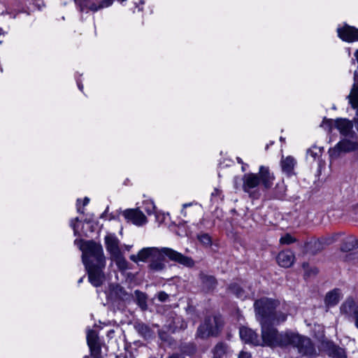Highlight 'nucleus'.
<instances>
[{
    "instance_id": "1",
    "label": "nucleus",
    "mask_w": 358,
    "mask_h": 358,
    "mask_svg": "<svg viewBox=\"0 0 358 358\" xmlns=\"http://www.w3.org/2000/svg\"><path fill=\"white\" fill-rule=\"evenodd\" d=\"M80 249L83 252L82 259L88 273L89 280L94 287H99L105 280L103 269L106 258L101 244L94 241L82 242Z\"/></svg>"
},
{
    "instance_id": "2",
    "label": "nucleus",
    "mask_w": 358,
    "mask_h": 358,
    "mask_svg": "<svg viewBox=\"0 0 358 358\" xmlns=\"http://www.w3.org/2000/svg\"><path fill=\"white\" fill-rule=\"evenodd\" d=\"M276 300L262 298L255 301L254 308L257 320L260 324H279L287 320V315L280 308Z\"/></svg>"
},
{
    "instance_id": "3",
    "label": "nucleus",
    "mask_w": 358,
    "mask_h": 358,
    "mask_svg": "<svg viewBox=\"0 0 358 358\" xmlns=\"http://www.w3.org/2000/svg\"><path fill=\"white\" fill-rule=\"evenodd\" d=\"M161 254L166 255L171 261L177 262L187 267L194 266V260L189 257L183 255L169 248H162L161 250L157 248H144L141 250L136 255H131L130 259L137 263L138 261L145 262L149 258L158 257Z\"/></svg>"
},
{
    "instance_id": "4",
    "label": "nucleus",
    "mask_w": 358,
    "mask_h": 358,
    "mask_svg": "<svg viewBox=\"0 0 358 358\" xmlns=\"http://www.w3.org/2000/svg\"><path fill=\"white\" fill-rule=\"evenodd\" d=\"M274 176L268 167L261 166L257 173H245L242 178L243 190L250 196H255L258 187L262 185L264 189H270L273 183Z\"/></svg>"
},
{
    "instance_id": "5",
    "label": "nucleus",
    "mask_w": 358,
    "mask_h": 358,
    "mask_svg": "<svg viewBox=\"0 0 358 358\" xmlns=\"http://www.w3.org/2000/svg\"><path fill=\"white\" fill-rule=\"evenodd\" d=\"M262 326V345L270 347H286L288 345V338L290 332L279 333L276 329L270 324H260Z\"/></svg>"
},
{
    "instance_id": "6",
    "label": "nucleus",
    "mask_w": 358,
    "mask_h": 358,
    "mask_svg": "<svg viewBox=\"0 0 358 358\" xmlns=\"http://www.w3.org/2000/svg\"><path fill=\"white\" fill-rule=\"evenodd\" d=\"M289 345L296 348L302 356L313 357L317 355L315 347L308 337L290 332L288 338V345Z\"/></svg>"
},
{
    "instance_id": "7",
    "label": "nucleus",
    "mask_w": 358,
    "mask_h": 358,
    "mask_svg": "<svg viewBox=\"0 0 358 358\" xmlns=\"http://www.w3.org/2000/svg\"><path fill=\"white\" fill-rule=\"evenodd\" d=\"M358 150V136L356 134L344 137L335 146L329 150L331 159H336L341 153L355 152Z\"/></svg>"
},
{
    "instance_id": "8",
    "label": "nucleus",
    "mask_w": 358,
    "mask_h": 358,
    "mask_svg": "<svg viewBox=\"0 0 358 358\" xmlns=\"http://www.w3.org/2000/svg\"><path fill=\"white\" fill-rule=\"evenodd\" d=\"M222 326V320L220 316L208 317L199 327L197 336L202 338L215 336L217 334Z\"/></svg>"
},
{
    "instance_id": "9",
    "label": "nucleus",
    "mask_w": 358,
    "mask_h": 358,
    "mask_svg": "<svg viewBox=\"0 0 358 358\" xmlns=\"http://www.w3.org/2000/svg\"><path fill=\"white\" fill-rule=\"evenodd\" d=\"M340 310L341 315L353 322L358 329V302L353 298L349 297L341 304Z\"/></svg>"
},
{
    "instance_id": "10",
    "label": "nucleus",
    "mask_w": 358,
    "mask_h": 358,
    "mask_svg": "<svg viewBox=\"0 0 358 358\" xmlns=\"http://www.w3.org/2000/svg\"><path fill=\"white\" fill-rule=\"evenodd\" d=\"M122 215L126 220L136 226H142L148 222L147 217L138 208L127 209L123 211Z\"/></svg>"
},
{
    "instance_id": "11",
    "label": "nucleus",
    "mask_w": 358,
    "mask_h": 358,
    "mask_svg": "<svg viewBox=\"0 0 358 358\" xmlns=\"http://www.w3.org/2000/svg\"><path fill=\"white\" fill-rule=\"evenodd\" d=\"M106 249L110 258L122 253L120 245V241L113 234H109L104 238Z\"/></svg>"
},
{
    "instance_id": "12",
    "label": "nucleus",
    "mask_w": 358,
    "mask_h": 358,
    "mask_svg": "<svg viewBox=\"0 0 358 358\" xmlns=\"http://www.w3.org/2000/svg\"><path fill=\"white\" fill-rule=\"evenodd\" d=\"M334 127L338 129L343 137L356 134L353 130L352 122L346 118H337L334 120Z\"/></svg>"
},
{
    "instance_id": "13",
    "label": "nucleus",
    "mask_w": 358,
    "mask_h": 358,
    "mask_svg": "<svg viewBox=\"0 0 358 358\" xmlns=\"http://www.w3.org/2000/svg\"><path fill=\"white\" fill-rule=\"evenodd\" d=\"M338 37L346 42L358 41V29L345 24L343 27L337 29Z\"/></svg>"
},
{
    "instance_id": "14",
    "label": "nucleus",
    "mask_w": 358,
    "mask_h": 358,
    "mask_svg": "<svg viewBox=\"0 0 358 358\" xmlns=\"http://www.w3.org/2000/svg\"><path fill=\"white\" fill-rule=\"evenodd\" d=\"M229 289L232 294L241 299H245L254 295V292L250 287H247L245 284L234 283L229 286Z\"/></svg>"
},
{
    "instance_id": "15",
    "label": "nucleus",
    "mask_w": 358,
    "mask_h": 358,
    "mask_svg": "<svg viewBox=\"0 0 358 358\" xmlns=\"http://www.w3.org/2000/svg\"><path fill=\"white\" fill-rule=\"evenodd\" d=\"M241 338L247 343H251L255 345L261 344V339L252 329L247 327H241L239 331Z\"/></svg>"
},
{
    "instance_id": "16",
    "label": "nucleus",
    "mask_w": 358,
    "mask_h": 358,
    "mask_svg": "<svg viewBox=\"0 0 358 358\" xmlns=\"http://www.w3.org/2000/svg\"><path fill=\"white\" fill-rule=\"evenodd\" d=\"M277 261L282 267H290L294 262V255L289 250L280 252L277 257Z\"/></svg>"
},
{
    "instance_id": "17",
    "label": "nucleus",
    "mask_w": 358,
    "mask_h": 358,
    "mask_svg": "<svg viewBox=\"0 0 358 358\" xmlns=\"http://www.w3.org/2000/svg\"><path fill=\"white\" fill-rule=\"evenodd\" d=\"M280 164L283 173L287 176L294 174V169L296 165V161L293 157H282L281 159Z\"/></svg>"
},
{
    "instance_id": "18",
    "label": "nucleus",
    "mask_w": 358,
    "mask_h": 358,
    "mask_svg": "<svg viewBox=\"0 0 358 358\" xmlns=\"http://www.w3.org/2000/svg\"><path fill=\"white\" fill-rule=\"evenodd\" d=\"M75 2L79 7L80 11L90 10L92 12H97L101 9L99 3H96L92 0H75Z\"/></svg>"
},
{
    "instance_id": "19",
    "label": "nucleus",
    "mask_w": 358,
    "mask_h": 358,
    "mask_svg": "<svg viewBox=\"0 0 358 358\" xmlns=\"http://www.w3.org/2000/svg\"><path fill=\"white\" fill-rule=\"evenodd\" d=\"M343 294L341 291L339 289H334L330 292H329L325 296V304L327 306H336L341 299L342 298Z\"/></svg>"
},
{
    "instance_id": "20",
    "label": "nucleus",
    "mask_w": 358,
    "mask_h": 358,
    "mask_svg": "<svg viewBox=\"0 0 358 358\" xmlns=\"http://www.w3.org/2000/svg\"><path fill=\"white\" fill-rule=\"evenodd\" d=\"M351 106L356 110V118L355 122L358 120V83H355L350 94L347 96Z\"/></svg>"
},
{
    "instance_id": "21",
    "label": "nucleus",
    "mask_w": 358,
    "mask_h": 358,
    "mask_svg": "<svg viewBox=\"0 0 358 358\" xmlns=\"http://www.w3.org/2000/svg\"><path fill=\"white\" fill-rule=\"evenodd\" d=\"M213 357L227 358L230 355L231 351L226 344L219 343L213 349Z\"/></svg>"
},
{
    "instance_id": "22",
    "label": "nucleus",
    "mask_w": 358,
    "mask_h": 358,
    "mask_svg": "<svg viewBox=\"0 0 358 358\" xmlns=\"http://www.w3.org/2000/svg\"><path fill=\"white\" fill-rule=\"evenodd\" d=\"M355 249H358V239L353 236L346 237L343 241L341 250L348 252Z\"/></svg>"
},
{
    "instance_id": "23",
    "label": "nucleus",
    "mask_w": 358,
    "mask_h": 358,
    "mask_svg": "<svg viewBox=\"0 0 358 358\" xmlns=\"http://www.w3.org/2000/svg\"><path fill=\"white\" fill-rule=\"evenodd\" d=\"M322 152L323 148L313 145L307 150V158L320 162Z\"/></svg>"
},
{
    "instance_id": "24",
    "label": "nucleus",
    "mask_w": 358,
    "mask_h": 358,
    "mask_svg": "<svg viewBox=\"0 0 358 358\" xmlns=\"http://www.w3.org/2000/svg\"><path fill=\"white\" fill-rule=\"evenodd\" d=\"M135 329L142 336L145 338H150L152 336L150 328L143 323L136 324L135 325Z\"/></svg>"
},
{
    "instance_id": "25",
    "label": "nucleus",
    "mask_w": 358,
    "mask_h": 358,
    "mask_svg": "<svg viewBox=\"0 0 358 358\" xmlns=\"http://www.w3.org/2000/svg\"><path fill=\"white\" fill-rule=\"evenodd\" d=\"M201 279L203 287L206 289L210 290L215 287L216 280L213 276L202 274L201 275Z\"/></svg>"
},
{
    "instance_id": "26",
    "label": "nucleus",
    "mask_w": 358,
    "mask_h": 358,
    "mask_svg": "<svg viewBox=\"0 0 358 358\" xmlns=\"http://www.w3.org/2000/svg\"><path fill=\"white\" fill-rule=\"evenodd\" d=\"M112 261L115 262L117 267L121 271H125L128 268L127 262L123 256V254H119L110 258Z\"/></svg>"
},
{
    "instance_id": "27",
    "label": "nucleus",
    "mask_w": 358,
    "mask_h": 358,
    "mask_svg": "<svg viewBox=\"0 0 358 358\" xmlns=\"http://www.w3.org/2000/svg\"><path fill=\"white\" fill-rule=\"evenodd\" d=\"M338 237V234H331L325 237H322L316 241V245H325V246L331 245L336 241Z\"/></svg>"
},
{
    "instance_id": "28",
    "label": "nucleus",
    "mask_w": 358,
    "mask_h": 358,
    "mask_svg": "<svg viewBox=\"0 0 358 358\" xmlns=\"http://www.w3.org/2000/svg\"><path fill=\"white\" fill-rule=\"evenodd\" d=\"M329 355L334 358H346L344 350L334 345L329 349Z\"/></svg>"
},
{
    "instance_id": "29",
    "label": "nucleus",
    "mask_w": 358,
    "mask_h": 358,
    "mask_svg": "<svg viewBox=\"0 0 358 358\" xmlns=\"http://www.w3.org/2000/svg\"><path fill=\"white\" fill-rule=\"evenodd\" d=\"M197 238L199 241L204 246V247H210L212 245V238L207 233H201L197 235Z\"/></svg>"
},
{
    "instance_id": "30",
    "label": "nucleus",
    "mask_w": 358,
    "mask_h": 358,
    "mask_svg": "<svg viewBox=\"0 0 358 358\" xmlns=\"http://www.w3.org/2000/svg\"><path fill=\"white\" fill-rule=\"evenodd\" d=\"M286 185H285L284 182H280L277 183L275 187V193L276 196L278 199H282L286 193Z\"/></svg>"
},
{
    "instance_id": "31",
    "label": "nucleus",
    "mask_w": 358,
    "mask_h": 358,
    "mask_svg": "<svg viewBox=\"0 0 358 358\" xmlns=\"http://www.w3.org/2000/svg\"><path fill=\"white\" fill-rule=\"evenodd\" d=\"M87 342L88 346L99 344L97 334L94 330H89L87 334Z\"/></svg>"
},
{
    "instance_id": "32",
    "label": "nucleus",
    "mask_w": 358,
    "mask_h": 358,
    "mask_svg": "<svg viewBox=\"0 0 358 358\" xmlns=\"http://www.w3.org/2000/svg\"><path fill=\"white\" fill-rule=\"evenodd\" d=\"M165 267V264L162 259L152 260L150 264V268L155 271H162Z\"/></svg>"
},
{
    "instance_id": "33",
    "label": "nucleus",
    "mask_w": 358,
    "mask_h": 358,
    "mask_svg": "<svg viewBox=\"0 0 358 358\" xmlns=\"http://www.w3.org/2000/svg\"><path fill=\"white\" fill-rule=\"evenodd\" d=\"M89 348L90 349L91 355L94 358H101V350L99 343L96 344V345H90V346H89Z\"/></svg>"
},
{
    "instance_id": "34",
    "label": "nucleus",
    "mask_w": 358,
    "mask_h": 358,
    "mask_svg": "<svg viewBox=\"0 0 358 358\" xmlns=\"http://www.w3.org/2000/svg\"><path fill=\"white\" fill-rule=\"evenodd\" d=\"M144 208L148 215H151L155 211V206L152 201H146L144 202Z\"/></svg>"
},
{
    "instance_id": "35",
    "label": "nucleus",
    "mask_w": 358,
    "mask_h": 358,
    "mask_svg": "<svg viewBox=\"0 0 358 358\" xmlns=\"http://www.w3.org/2000/svg\"><path fill=\"white\" fill-rule=\"evenodd\" d=\"M135 295L137 297L138 302L141 307L146 305L145 295L138 290L135 291Z\"/></svg>"
},
{
    "instance_id": "36",
    "label": "nucleus",
    "mask_w": 358,
    "mask_h": 358,
    "mask_svg": "<svg viewBox=\"0 0 358 358\" xmlns=\"http://www.w3.org/2000/svg\"><path fill=\"white\" fill-rule=\"evenodd\" d=\"M294 239L293 237L289 234H286L285 236H282L280 239V242L282 244H290L293 243Z\"/></svg>"
},
{
    "instance_id": "37",
    "label": "nucleus",
    "mask_w": 358,
    "mask_h": 358,
    "mask_svg": "<svg viewBox=\"0 0 358 358\" xmlns=\"http://www.w3.org/2000/svg\"><path fill=\"white\" fill-rule=\"evenodd\" d=\"M114 2V0H102L99 2L101 9L110 6Z\"/></svg>"
},
{
    "instance_id": "38",
    "label": "nucleus",
    "mask_w": 358,
    "mask_h": 358,
    "mask_svg": "<svg viewBox=\"0 0 358 358\" xmlns=\"http://www.w3.org/2000/svg\"><path fill=\"white\" fill-rule=\"evenodd\" d=\"M168 294L164 292H159L158 294V299L160 301H165L167 299H168Z\"/></svg>"
},
{
    "instance_id": "39",
    "label": "nucleus",
    "mask_w": 358,
    "mask_h": 358,
    "mask_svg": "<svg viewBox=\"0 0 358 358\" xmlns=\"http://www.w3.org/2000/svg\"><path fill=\"white\" fill-rule=\"evenodd\" d=\"M251 356L248 352L242 351L240 352L238 358H250Z\"/></svg>"
},
{
    "instance_id": "40",
    "label": "nucleus",
    "mask_w": 358,
    "mask_h": 358,
    "mask_svg": "<svg viewBox=\"0 0 358 358\" xmlns=\"http://www.w3.org/2000/svg\"><path fill=\"white\" fill-rule=\"evenodd\" d=\"M191 205H192L191 203H184L182 205V209L181 210V213H182V215H183L184 217L187 216V213L185 210V208H187V206H190Z\"/></svg>"
},
{
    "instance_id": "41",
    "label": "nucleus",
    "mask_w": 358,
    "mask_h": 358,
    "mask_svg": "<svg viewBox=\"0 0 358 358\" xmlns=\"http://www.w3.org/2000/svg\"><path fill=\"white\" fill-rule=\"evenodd\" d=\"M313 246L315 248L316 251L322 250L324 247L325 245H316V241L313 243Z\"/></svg>"
},
{
    "instance_id": "42",
    "label": "nucleus",
    "mask_w": 358,
    "mask_h": 358,
    "mask_svg": "<svg viewBox=\"0 0 358 358\" xmlns=\"http://www.w3.org/2000/svg\"><path fill=\"white\" fill-rule=\"evenodd\" d=\"M169 358H185L182 355L178 354H173Z\"/></svg>"
},
{
    "instance_id": "43",
    "label": "nucleus",
    "mask_w": 358,
    "mask_h": 358,
    "mask_svg": "<svg viewBox=\"0 0 358 358\" xmlns=\"http://www.w3.org/2000/svg\"><path fill=\"white\" fill-rule=\"evenodd\" d=\"M89 201H90V199H89V198H87V197H85V198L84 199V200H83V206H86V205H87V204H88V203H89Z\"/></svg>"
},
{
    "instance_id": "44",
    "label": "nucleus",
    "mask_w": 358,
    "mask_h": 358,
    "mask_svg": "<svg viewBox=\"0 0 358 358\" xmlns=\"http://www.w3.org/2000/svg\"><path fill=\"white\" fill-rule=\"evenodd\" d=\"M357 78H358V73L357 71H355L354 73V79H355V83H358V80H357Z\"/></svg>"
},
{
    "instance_id": "45",
    "label": "nucleus",
    "mask_w": 358,
    "mask_h": 358,
    "mask_svg": "<svg viewBox=\"0 0 358 358\" xmlns=\"http://www.w3.org/2000/svg\"><path fill=\"white\" fill-rule=\"evenodd\" d=\"M124 248L127 250H130L131 248V245H124Z\"/></svg>"
},
{
    "instance_id": "46",
    "label": "nucleus",
    "mask_w": 358,
    "mask_h": 358,
    "mask_svg": "<svg viewBox=\"0 0 358 358\" xmlns=\"http://www.w3.org/2000/svg\"><path fill=\"white\" fill-rule=\"evenodd\" d=\"M71 227L73 228L74 231H76V224L74 223H71Z\"/></svg>"
},
{
    "instance_id": "47",
    "label": "nucleus",
    "mask_w": 358,
    "mask_h": 358,
    "mask_svg": "<svg viewBox=\"0 0 358 358\" xmlns=\"http://www.w3.org/2000/svg\"><path fill=\"white\" fill-rule=\"evenodd\" d=\"M355 124H356L357 129V131H358V120H356Z\"/></svg>"
},
{
    "instance_id": "48",
    "label": "nucleus",
    "mask_w": 358,
    "mask_h": 358,
    "mask_svg": "<svg viewBox=\"0 0 358 358\" xmlns=\"http://www.w3.org/2000/svg\"><path fill=\"white\" fill-rule=\"evenodd\" d=\"M83 278H80L79 280H78V283H81L83 282Z\"/></svg>"
},
{
    "instance_id": "49",
    "label": "nucleus",
    "mask_w": 358,
    "mask_h": 358,
    "mask_svg": "<svg viewBox=\"0 0 358 358\" xmlns=\"http://www.w3.org/2000/svg\"><path fill=\"white\" fill-rule=\"evenodd\" d=\"M78 211L79 213H83V210H81V209L80 208H78Z\"/></svg>"
},
{
    "instance_id": "50",
    "label": "nucleus",
    "mask_w": 358,
    "mask_h": 358,
    "mask_svg": "<svg viewBox=\"0 0 358 358\" xmlns=\"http://www.w3.org/2000/svg\"><path fill=\"white\" fill-rule=\"evenodd\" d=\"M78 87H79V89H80V90H83V85H80V84L78 85Z\"/></svg>"
},
{
    "instance_id": "51",
    "label": "nucleus",
    "mask_w": 358,
    "mask_h": 358,
    "mask_svg": "<svg viewBox=\"0 0 358 358\" xmlns=\"http://www.w3.org/2000/svg\"><path fill=\"white\" fill-rule=\"evenodd\" d=\"M234 182H235L236 185H237V178H234Z\"/></svg>"
},
{
    "instance_id": "52",
    "label": "nucleus",
    "mask_w": 358,
    "mask_h": 358,
    "mask_svg": "<svg viewBox=\"0 0 358 358\" xmlns=\"http://www.w3.org/2000/svg\"><path fill=\"white\" fill-rule=\"evenodd\" d=\"M83 358H90L88 356H85Z\"/></svg>"
},
{
    "instance_id": "53",
    "label": "nucleus",
    "mask_w": 358,
    "mask_h": 358,
    "mask_svg": "<svg viewBox=\"0 0 358 358\" xmlns=\"http://www.w3.org/2000/svg\"><path fill=\"white\" fill-rule=\"evenodd\" d=\"M213 358H216V357H213Z\"/></svg>"
}]
</instances>
